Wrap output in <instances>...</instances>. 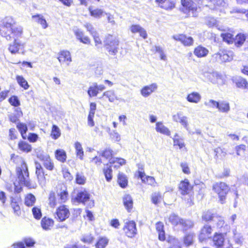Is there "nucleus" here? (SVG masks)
I'll list each match as a JSON object with an SVG mask.
<instances>
[{"label": "nucleus", "mask_w": 248, "mask_h": 248, "mask_svg": "<svg viewBox=\"0 0 248 248\" xmlns=\"http://www.w3.org/2000/svg\"><path fill=\"white\" fill-rule=\"evenodd\" d=\"M11 159L15 164L20 165L16 168V174L19 182L29 189L34 188L30 179L27 165L23 159L18 155L12 154Z\"/></svg>", "instance_id": "nucleus-1"}, {"label": "nucleus", "mask_w": 248, "mask_h": 248, "mask_svg": "<svg viewBox=\"0 0 248 248\" xmlns=\"http://www.w3.org/2000/svg\"><path fill=\"white\" fill-rule=\"evenodd\" d=\"M69 198L67 187L63 184H60L56 187V193L51 191L48 197V204L51 208H55L60 203L66 202Z\"/></svg>", "instance_id": "nucleus-2"}, {"label": "nucleus", "mask_w": 248, "mask_h": 248, "mask_svg": "<svg viewBox=\"0 0 248 248\" xmlns=\"http://www.w3.org/2000/svg\"><path fill=\"white\" fill-rule=\"evenodd\" d=\"M23 28L15 21H6L1 27L0 33L7 40L18 39L23 34Z\"/></svg>", "instance_id": "nucleus-3"}, {"label": "nucleus", "mask_w": 248, "mask_h": 248, "mask_svg": "<svg viewBox=\"0 0 248 248\" xmlns=\"http://www.w3.org/2000/svg\"><path fill=\"white\" fill-rule=\"evenodd\" d=\"M138 170L136 171L135 176L141 180V182L145 185L152 186H157L155 178L151 176L146 175L144 171V166L143 164L139 163L137 165Z\"/></svg>", "instance_id": "nucleus-4"}, {"label": "nucleus", "mask_w": 248, "mask_h": 248, "mask_svg": "<svg viewBox=\"0 0 248 248\" xmlns=\"http://www.w3.org/2000/svg\"><path fill=\"white\" fill-rule=\"evenodd\" d=\"M212 189L217 195L221 203H224L230 190L229 186L223 182H218L213 185Z\"/></svg>", "instance_id": "nucleus-5"}, {"label": "nucleus", "mask_w": 248, "mask_h": 248, "mask_svg": "<svg viewBox=\"0 0 248 248\" xmlns=\"http://www.w3.org/2000/svg\"><path fill=\"white\" fill-rule=\"evenodd\" d=\"M104 46L108 52L112 55H115L118 52L119 40L110 34H107L104 40Z\"/></svg>", "instance_id": "nucleus-6"}, {"label": "nucleus", "mask_w": 248, "mask_h": 248, "mask_svg": "<svg viewBox=\"0 0 248 248\" xmlns=\"http://www.w3.org/2000/svg\"><path fill=\"white\" fill-rule=\"evenodd\" d=\"M178 190L182 196L190 195V201H187L189 205L192 204L193 200V186L191 185L190 182L187 178L180 181L178 186Z\"/></svg>", "instance_id": "nucleus-7"}, {"label": "nucleus", "mask_w": 248, "mask_h": 248, "mask_svg": "<svg viewBox=\"0 0 248 248\" xmlns=\"http://www.w3.org/2000/svg\"><path fill=\"white\" fill-rule=\"evenodd\" d=\"M124 235L128 238H133L138 234L136 222L133 220H127L124 223L122 229Z\"/></svg>", "instance_id": "nucleus-8"}, {"label": "nucleus", "mask_w": 248, "mask_h": 248, "mask_svg": "<svg viewBox=\"0 0 248 248\" xmlns=\"http://www.w3.org/2000/svg\"><path fill=\"white\" fill-rule=\"evenodd\" d=\"M70 215L68 206L63 204L58 206L54 213L55 219L59 222L65 221L70 217Z\"/></svg>", "instance_id": "nucleus-9"}, {"label": "nucleus", "mask_w": 248, "mask_h": 248, "mask_svg": "<svg viewBox=\"0 0 248 248\" xmlns=\"http://www.w3.org/2000/svg\"><path fill=\"white\" fill-rule=\"evenodd\" d=\"M232 52L226 49H220L212 56V58L214 62L221 63L230 62L232 60Z\"/></svg>", "instance_id": "nucleus-10"}, {"label": "nucleus", "mask_w": 248, "mask_h": 248, "mask_svg": "<svg viewBox=\"0 0 248 248\" xmlns=\"http://www.w3.org/2000/svg\"><path fill=\"white\" fill-rule=\"evenodd\" d=\"M212 227L208 224L204 225L200 229L198 235V239L200 243H202L212 238L213 233Z\"/></svg>", "instance_id": "nucleus-11"}, {"label": "nucleus", "mask_w": 248, "mask_h": 248, "mask_svg": "<svg viewBox=\"0 0 248 248\" xmlns=\"http://www.w3.org/2000/svg\"><path fill=\"white\" fill-rule=\"evenodd\" d=\"M225 235L226 233L224 234L217 232H216L214 233L212 237V240L213 245L216 248H230V247H232L231 245L229 247L226 246L225 243Z\"/></svg>", "instance_id": "nucleus-12"}, {"label": "nucleus", "mask_w": 248, "mask_h": 248, "mask_svg": "<svg viewBox=\"0 0 248 248\" xmlns=\"http://www.w3.org/2000/svg\"><path fill=\"white\" fill-rule=\"evenodd\" d=\"M175 41L180 42L185 46H190L193 45L194 39L191 36H187L186 34L180 33L172 36Z\"/></svg>", "instance_id": "nucleus-13"}, {"label": "nucleus", "mask_w": 248, "mask_h": 248, "mask_svg": "<svg viewBox=\"0 0 248 248\" xmlns=\"http://www.w3.org/2000/svg\"><path fill=\"white\" fill-rule=\"evenodd\" d=\"M22 199L20 196L18 197L11 196L10 199V205L13 209L14 214L19 216L21 214L20 204Z\"/></svg>", "instance_id": "nucleus-14"}, {"label": "nucleus", "mask_w": 248, "mask_h": 248, "mask_svg": "<svg viewBox=\"0 0 248 248\" xmlns=\"http://www.w3.org/2000/svg\"><path fill=\"white\" fill-rule=\"evenodd\" d=\"M232 81L236 88L245 91L248 90V81L245 78L236 76L232 78Z\"/></svg>", "instance_id": "nucleus-15"}, {"label": "nucleus", "mask_w": 248, "mask_h": 248, "mask_svg": "<svg viewBox=\"0 0 248 248\" xmlns=\"http://www.w3.org/2000/svg\"><path fill=\"white\" fill-rule=\"evenodd\" d=\"M25 43H22L18 39L14 40L12 43L9 44L8 46V50L12 54H16L20 53L21 51L22 54L24 53Z\"/></svg>", "instance_id": "nucleus-16"}, {"label": "nucleus", "mask_w": 248, "mask_h": 248, "mask_svg": "<svg viewBox=\"0 0 248 248\" xmlns=\"http://www.w3.org/2000/svg\"><path fill=\"white\" fill-rule=\"evenodd\" d=\"M91 195L89 192L85 188L78 191L74 198L75 201L78 203L85 204L90 200Z\"/></svg>", "instance_id": "nucleus-17"}, {"label": "nucleus", "mask_w": 248, "mask_h": 248, "mask_svg": "<svg viewBox=\"0 0 248 248\" xmlns=\"http://www.w3.org/2000/svg\"><path fill=\"white\" fill-rule=\"evenodd\" d=\"M35 244L34 240L31 238H24L22 241L14 243L12 245L13 248H26L32 247Z\"/></svg>", "instance_id": "nucleus-18"}, {"label": "nucleus", "mask_w": 248, "mask_h": 248, "mask_svg": "<svg viewBox=\"0 0 248 248\" xmlns=\"http://www.w3.org/2000/svg\"><path fill=\"white\" fill-rule=\"evenodd\" d=\"M157 6L161 9L169 11L175 7V2L174 0H155Z\"/></svg>", "instance_id": "nucleus-19"}, {"label": "nucleus", "mask_w": 248, "mask_h": 248, "mask_svg": "<svg viewBox=\"0 0 248 248\" xmlns=\"http://www.w3.org/2000/svg\"><path fill=\"white\" fill-rule=\"evenodd\" d=\"M181 3L185 13L195 12L197 10V5L192 0H181Z\"/></svg>", "instance_id": "nucleus-20"}, {"label": "nucleus", "mask_w": 248, "mask_h": 248, "mask_svg": "<svg viewBox=\"0 0 248 248\" xmlns=\"http://www.w3.org/2000/svg\"><path fill=\"white\" fill-rule=\"evenodd\" d=\"M123 205L128 213L133 211L134 208V200L131 195L129 194H125L122 198Z\"/></svg>", "instance_id": "nucleus-21"}, {"label": "nucleus", "mask_w": 248, "mask_h": 248, "mask_svg": "<svg viewBox=\"0 0 248 248\" xmlns=\"http://www.w3.org/2000/svg\"><path fill=\"white\" fill-rule=\"evenodd\" d=\"M57 59L61 63L67 65H68L72 61L70 53L65 50H61L59 52Z\"/></svg>", "instance_id": "nucleus-22"}, {"label": "nucleus", "mask_w": 248, "mask_h": 248, "mask_svg": "<svg viewBox=\"0 0 248 248\" xmlns=\"http://www.w3.org/2000/svg\"><path fill=\"white\" fill-rule=\"evenodd\" d=\"M105 89V86L104 85H98L96 83L93 84L92 86L89 88L87 93L90 97L96 96L98 93Z\"/></svg>", "instance_id": "nucleus-23"}, {"label": "nucleus", "mask_w": 248, "mask_h": 248, "mask_svg": "<svg viewBox=\"0 0 248 248\" xmlns=\"http://www.w3.org/2000/svg\"><path fill=\"white\" fill-rule=\"evenodd\" d=\"M40 224L43 230L46 231L50 230L54 225V220L52 218L45 216L42 218Z\"/></svg>", "instance_id": "nucleus-24"}, {"label": "nucleus", "mask_w": 248, "mask_h": 248, "mask_svg": "<svg viewBox=\"0 0 248 248\" xmlns=\"http://www.w3.org/2000/svg\"><path fill=\"white\" fill-rule=\"evenodd\" d=\"M209 50L203 46L200 45L195 47L193 53L197 58H201L206 57L209 54Z\"/></svg>", "instance_id": "nucleus-25"}, {"label": "nucleus", "mask_w": 248, "mask_h": 248, "mask_svg": "<svg viewBox=\"0 0 248 248\" xmlns=\"http://www.w3.org/2000/svg\"><path fill=\"white\" fill-rule=\"evenodd\" d=\"M35 174L40 183H45L46 182V178L44 170L41 165L39 163H36Z\"/></svg>", "instance_id": "nucleus-26"}, {"label": "nucleus", "mask_w": 248, "mask_h": 248, "mask_svg": "<svg viewBox=\"0 0 248 248\" xmlns=\"http://www.w3.org/2000/svg\"><path fill=\"white\" fill-rule=\"evenodd\" d=\"M74 34L77 39L81 43L88 45L91 44V39L88 36L84 35L83 31L77 30L75 31Z\"/></svg>", "instance_id": "nucleus-27"}, {"label": "nucleus", "mask_w": 248, "mask_h": 248, "mask_svg": "<svg viewBox=\"0 0 248 248\" xmlns=\"http://www.w3.org/2000/svg\"><path fill=\"white\" fill-rule=\"evenodd\" d=\"M114 155V152L109 147L105 148L101 151L99 154L100 156H101L105 159L108 161V164L114 158L113 156Z\"/></svg>", "instance_id": "nucleus-28"}, {"label": "nucleus", "mask_w": 248, "mask_h": 248, "mask_svg": "<svg viewBox=\"0 0 248 248\" xmlns=\"http://www.w3.org/2000/svg\"><path fill=\"white\" fill-rule=\"evenodd\" d=\"M157 88L156 83H152L144 86L140 90V93L144 97H147L154 93Z\"/></svg>", "instance_id": "nucleus-29"}, {"label": "nucleus", "mask_w": 248, "mask_h": 248, "mask_svg": "<svg viewBox=\"0 0 248 248\" xmlns=\"http://www.w3.org/2000/svg\"><path fill=\"white\" fill-rule=\"evenodd\" d=\"M17 148L20 152L25 153H30L32 149L31 144L24 140L18 141Z\"/></svg>", "instance_id": "nucleus-30"}, {"label": "nucleus", "mask_w": 248, "mask_h": 248, "mask_svg": "<svg viewBox=\"0 0 248 248\" xmlns=\"http://www.w3.org/2000/svg\"><path fill=\"white\" fill-rule=\"evenodd\" d=\"M155 226L158 234V239L161 241H164L166 240V234L163 223L161 221H158L155 223Z\"/></svg>", "instance_id": "nucleus-31"}, {"label": "nucleus", "mask_w": 248, "mask_h": 248, "mask_svg": "<svg viewBox=\"0 0 248 248\" xmlns=\"http://www.w3.org/2000/svg\"><path fill=\"white\" fill-rule=\"evenodd\" d=\"M103 173L108 182H110L113 178V171L111 165L108 163L106 164V166L102 169Z\"/></svg>", "instance_id": "nucleus-32"}, {"label": "nucleus", "mask_w": 248, "mask_h": 248, "mask_svg": "<svg viewBox=\"0 0 248 248\" xmlns=\"http://www.w3.org/2000/svg\"><path fill=\"white\" fill-rule=\"evenodd\" d=\"M169 221L173 225H181L183 227L186 226V223L185 220L182 218H180L177 215L175 214H171L168 218Z\"/></svg>", "instance_id": "nucleus-33"}, {"label": "nucleus", "mask_w": 248, "mask_h": 248, "mask_svg": "<svg viewBox=\"0 0 248 248\" xmlns=\"http://www.w3.org/2000/svg\"><path fill=\"white\" fill-rule=\"evenodd\" d=\"M55 158L61 163H64L66 161L67 155L66 152L63 149H57L54 152Z\"/></svg>", "instance_id": "nucleus-34"}, {"label": "nucleus", "mask_w": 248, "mask_h": 248, "mask_svg": "<svg viewBox=\"0 0 248 248\" xmlns=\"http://www.w3.org/2000/svg\"><path fill=\"white\" fill-rule=\"evenodd\" d=\"M173 145L174 147H176L177 149H186V144L183 141L182 138H180L178 134L176 133L172 139Z\"/></svg>", "instance_id": "nucleus-35"}, {"label": "nucleus", "mask_w": 248, "mask_h": 248, "mask_svg": "<svg viewBox=\"0 0 248 248\" xmlns=\"http://www.w3.org/2000/svg\"><path fill=\"white\" fill-rule=\"evenodd\" d=\"M125 164L126 160L121 157H114L109 163V165H111V167H113L114 169H118Z\"/></svg>", "instance_id": "nucleus-36"}, {"label": "nucleus", "mask_w": 248, "mask_h": 248, "mask_svg": "<svg viewBox=\"0 0 248 248\" xmlns=\"http://www.w3.org/2000/svg\"><path fill=\"white\" fill-rule=\"evenodd\" d=\"M36 199L35 196L32 193H28L24 198V204L27 207H31L34 205Z\"/></svg>", "instance_id": "nucleus-37"}, {"label": "nucleus", "mask_w": 248, "mask_h": 248, "mask_svg": "<svg viewBox=\"0 0 248 248\" xmlns=\"http://www.w3.org/2000/svg\"><path fill=\"white\" fill-rule=\"evenodd\" d=\"M163 200V196L160 192H155L151 195V201L155 205H158Z\"/></svg>", "instance_id": "nucleus-38"}, {"label": "nucleus", "mask_w": 248, "mask_h": 248, "mask_svg": "<svg viewBox=\"0 0 248 248\" xmlns=\"http://www.w3.org/2000/svg\"><path fill=\"white\" fill-rule=\"evenodd\" d=\"M155 125V130L157 132L160 133L164 135H166L167 136L170 135V131L167 127L163 125L162 122H157Z\"/></svg>", "instance_id": "nucleus-39"}, {"label": "nucleus", "mask_w": 248, "mask_h": 248, "mask_svg": "<svg viewBox=\"0 0 248 248\" xmlns=\"http://www.w3.org/2000/svg\"><path fill=\"white\" fill-rule=\"evenodd\" d=\"M16 128L18 129L22 139L24 140H27L26 133L28 131V126L26 124L23 123H18L16 124Z\"/></svg>", "instance_id": "nucleus-40"}, {"label": "nucleus", "mask_w": 248, "mask_h": 248, "mask_svg": "<svg viewBox=\"0 0 248 248\" xmlns=\"http://www.w3.org/2000/svg\"><path fill=\"white\" fill-rule=\"evenodd\" d=\"M246 39V36L245 34L239 33H238L234 38V42L233 43L237 47L241 46L245 42Z\"/></svg>", "instance_id": "nucleus-41"}, {"label": "nucleus", "mask_w": 248, "mask_h": 248, "mask_svg": "<svg viewBox=\"0 0 248 248\" xmlns=\"http://www.w3.org/2000/svg\"><path fill=\"white\" fill-rule=\"evenodd\" d=\"M118 183L120 186L123 188H125L128 185V180L125 174L119 172L118 174Z\"/></svg>", "instance_id": "nucleus-42"}, {"label": "nucleus", "mask_w": 248, "mask_h": 248, "mask_svg": "<svg viewBox=\"0 0 248 248\" xmlns=\"http://www.w3.org/2000/svg\"><path fill=\"white\" fill-rule=\"evenodd\" d=\"M16 79L18 85L24 90H28L30 87L28 81L21 75H16Z\"/></svg>", "instance_id": "nucleus-43"}, {"label": "nucleus", "mask_w": 248, "mask_h": 248, "mask_svg": "<svg viewBox=\"0 0 248 248\" xmlns=\"http://www.w3.org/2000/svg\"><path fill=\"white\" fill-rule=\"evenodd\" d=\"M216 216L217 215L213 213L211 211L207 210L202 213V218L205 222H209L213 221Z\"/></svg>", "instance_id": "nucleus-44"}, {"label": "nucleus", "mask_w": 248, "mask_h": 248, "mask_svg": "<svg viewBox=\"0 0 248 248\" xmlns=\"http://www.w3.org/2000/svg\"><path fill=\"white\" fill-rule=\"evenodd\" d=\"M201 99L200 94L197 92H192L189 93L187 97V100L190 103H197Z\"/></svg>", "instance_id": "nucleus-45"}, {"label": "nucleus", "mask_w": 248, "mask_h": 248, "mask_svg": "<svg viewBox=\"0 0 248 248\" xmlns=\"http://www.w3.org/2000/svg\"><path fill=\"white\" fill-rule=\"evenodd\" d=\"M194 234L189 233L186 234L183 237V243L186 247H189L193 244L194 242Z\"/></svg>", "instance_id": "nucleus-46"}, {"label": "nucleus", "mask_w": 248, "mask_h": 248, "mask_svg": "<svg viewBox=\"0 0 248 248\" xmlns=\"http://www.w3.org/2000/svg\"><path fill=\"white\" fill-rule=\"evenodd\" d=\"M89 10L90 15L96 18H100L105 14L104 12L101 9L90 8Z\"/></svg>", "instance_id": "nucleus-47"}, {"label": "nucleus", "mask_w": 248, "mask_h": 248, "mask_svg": "<svg viewBox=\"0 0 248 248\" xmlns=\"http://www.w3.org/2000/svg\"><path fill=\"white\" fill-rule=\"evenodd\" d=\"M74 147L76 150V154L77 156L80 160H83L84 157V151L81 144L80 142L77 141L74 144Z\"/></svg>", "instance_id": "nucleus-48"}, {"label": "nucleus", "mask_w": 248, "mask_h": 248, "mask_svg": "<svg viewBox=\"0 0 248 248\" xmlns=\"http://www.w3.org/2000/svg\"><path fill=\"white\" fill-rule=\"evenodd\" d=\"M75 183L79 185H84L86 183V178L82 172H77L75 175Z\"/></svg>", "instance_id": "nucleus-49"}, {"label": "nucleus", "mask_w": 248, "mask_h": 248, "mask_svg": "<svg viewBox=\"0 0 248 248\" xmlns=\"http://www.w3.org/2000/svg\"><path fill=\"white\" fill-rule=\"evenodd\" d=\"M233 239L234 243L239 246H242L243 243L244 238L241 233H239L236 229L233 230Z\"/></svg>", "instance_id": "nucleus-50"}, {"label": "nucleus", "mask_w": 248, "mask_h": 248, "mask_svg": "<svg viewBox=\"0 0 248 248\" xmlns=\"http://www.w3.org/2000/svg\"><path fill=\"white\" fill-rule=\"evenodd\" d=\"M109 240L106 237H100L95 244L96 248H105L108 243Z\"/></svg>", "instance_id": "nucleus-51"}, {"label": "nucleus", "mask_w": 248, "mask_h": 248, "mask_svg": "<svg viewBox=\"0 0 248 248\" xmlns=\"http://www.w3.org/2000/svg\"><path fill=\"white\" fill-rule=\"evenodd\" d=\"M33 218L37 220H40L42 217L41 208L40 206H34L31 209Z\"/></svg>", "instance_id": "nucleus-52"}, {"label": "nucleus", "mask_w": 248, "mask_h": 248, "mask_svg": "<svg viewBox=\"0 0 248 248\" xmlns=\"http://www.w3.org/2000/svg\"><path fill=\"white\" fill-rule=\"evenodd\" d=\"M31 17L32 19H35V21L38 23L41 24L43 28L46 29L47 27V24L46 21L43 16L39 14H37L35 15H33Z\"/></svg>", "instance_id": "nucleus-53"}, {"label": "nucleus", "mask_w": 248, "mask_h": 248, "mask_svg": "<svg viewBox=\"0 0 248 248\" xmlns=\"http://www.w3.org/2000/svg\"><path fill=\"white\" fill-rule=\"evenodd\" d=\"M61 135V132L58 126L55 124L52 126L50 136L53 140L58 139Z\"/></svg>", "instance_id": "nucleus-54"}, {"label": "nucleus", "mask_w": 248, "mask_h": 248, "mask_svg": "<svg viewBox=\"0 0 248 248\" xmlns=\"http://www.w3.org/2000/svg\"><path fill=\"white\" fill-rule=\"evenodd\" d=\"M217 108L220 112L226 113L230 110L229 103L226 101H222L218 102Z\"/></svg>", "instance_id": "nucleus-55"}, {"label": "nucleus", "mask_w": 248, "mask_h": 248, "mask_svg": "<svg viewBox=\"0 0 248 248\" xmlns=\"http://www.w3.org/2000/svg\"><path fill=\"white\" fill-rule=\"evenodd\" d=\"M173 119L175 121L180 123L185 127L187 128L188 122L187 118L185 116H181L180 114H177L173 116Z\"/></svg>", "instance_id": "nucleus-56"}, {"label": "nucleus", "mask_w": 248, "mask_h": 248, "mask_svg": "<svg viewBox=\"0 0 248 248\" xmlns=\"http://www.w3.org/2000/svg\"><path fill=\"white\" fill-rule=\"evenodd\" d=\"M221 37L224 41L228 44H232L234 42L233 35L230 32H225L221 34Z\"/></svg>", "instance_id": "nucleus-57"}, {"label": "nucleus", "mask_w": 248, "mask_h": 248, "mask_svg": "<svg viewBox=\"0 0 248 248\" xmlns=\"http://www.w3.org/2000/svg\"><path fill=\"white\" fill-rule=\"evenodd\" d=\"M43 164L44 167L48 170L51 171L54 169V163L49 157L44 159Z\"/></svg>", "instance_id": "nucleus-58"}, {"label": "nucleus", "mask_w": 248, "mask_h": 248, "mask_svg": "<svg viewBox=\"0 0 248 248\" xmlns=\"http://www.w3.org/2000/svg\"><path fill=\"white\" fill-rule=\"evenodd\" d=\"M103 96H106L111 102H113L118 100L117 97L113 91H107L103 93Z\"/></svg>", "instance_id": "nucleus-59"}, {"label": "nucleus", "mask_w": 248, "mask_h": 248, "mask_svg": "<svg viewBox=\"0 0 248 248\" xmlns=\"http://www.w3.org/2000/svg\"><path fill=\"white\" fill-rule=\"evenodd\" d=\"M8 101L9 104L14 107H18L20 105V101L16 95H13L11 96Z\"/></svg>", "instance_id": "nucleus-60"}, {"label": "nucleus", "mask_w": 248, "mask_h": 248, "mask_svg": "<svg viewBox=\"0 0 248 248\" xmlns=\"http://www.w3.org/2000/svg\"><path fill=\"white\" fill-rule=\"evenodd\" d=\"M215 157L217 159H222L226 155V152L221 147H218L214 150Z\"/></svg>", "instance_id": "nucleus-61"}, {"label": "nucleus", "mask_w": 248, "mask_h": 248, "mask_svg": "<svg viewBox=\"0 0 248 248\" xmlns=\"http://www.w3.org/2000/svg\"><path fill=\"white\" fill-rule=\"evenodd\" d=\"M94 240V237L92 234H86L84 235L81 238V241L85 244H92Z\"/></svg>", "instance_id": "nucleus-62"}, {"label": "nucleus", "mask_w": 248, "mask_h": 248, "mask_svg": "<svg viewBox=\"0 0 248 248\" xmlns=\"http://www.w3.org/2000/svg\"><path fill=\"white\" fill-rule=\"evenodd\" d=\"M236 153L238 155H244L246 151V146L245 144H240L235 148Z\"/></svg>", "instance_id": "nucleus-63"}, {"label": "nucleus", "mask_w": 248, "mask_h": 248, "mask_svg": "<svg viewBox=\"0 0 248 248\" xmlns=\"http://www.w3.org/2000/svg\"><path fill=\"white\" fill-rule=\"evenodd\" d=\"M90 163L93 165H95L96 166H100L102 164V160L100 158L99 156H95L93 158H92L90 161Z\"/></svg>", "instance_id": "nucleus-64"}]
</instances>
